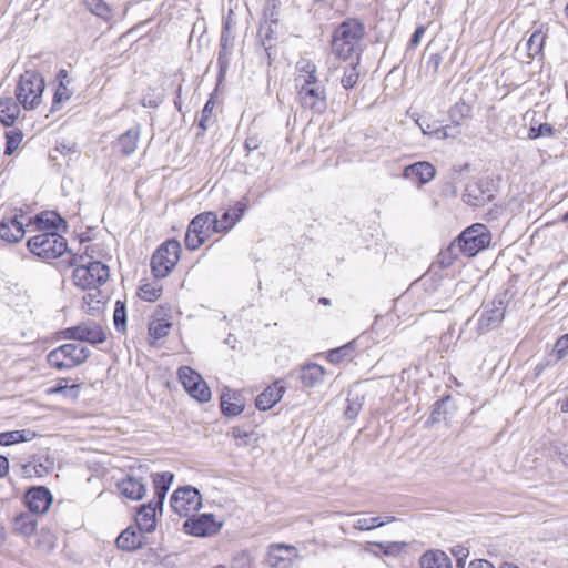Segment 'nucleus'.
<instances>
[{"label": "nucleus", "mask_w": 568, "mask_h": 568, "mask_svg": "<svg viewBox=\"0 0 568 568\" xmlns=\"http://www.w3.org/2000/svg\"><path fill=\"white\" fill-rule=\"evenodd\" d=\"M349 353V347L348 345H345V346H342V347H338V348H335V349H332L329 353H328V356H327V359L333 363V364H337L339 363L345 356H347Z\"/></svg>", "instance_id": "6e6d98bb"}, {"label": "nucleus", "mask_w": 568, "mask_h": 568, "mask_svg": "<svg viewBox=\"0 0 568 568\" xmlns=\"http://www.w3.org/2000/svg\"><path fill=\"white\" fill-rule=\"evenodd\" d=\"M554 354L557 359H562L568 354V333L557 339L554 346Z\"/></svg>", "instance_id": "3c124183"}, {"label": "nucleus", "mask_w": 568, "mask_h": 568, "mask_svg": "<svg viewBox=\"0 0 568 568\" xmlns=\"http://www.w3.org/2000/svg\"><path fill=\"white\" fill-rule=\"evenodd\" d=\"M231 436L234 438L237 447L248 446L257 440V434L254 430H246L239 426L232 427Z\"/></svg>", "instance_id": "72a5a7b5"}, {"label": "nucleus", "mask_w": 568, "mask_h": 568, "mask_svg": "<svg viewBox=\"0 0 568 568\" xmlns=\"http://www.w3.org/2000/svg\"><path fill=\"white\" fill-rule=\"evenodd\" d=\"M369 545L377 546L387 556H392V555L399 552L406 546L405 542H399V541L371 542Z\"/></svg>", "instance_id": "8fccbe9b"}, {"label": "nucleus", "mask_w": 568, "mask_h": 568, "mask_svg": "<svg viewBox=\"0 0 568 568\" xmlns=\"http://www.w3.org/2000/svg\"><path fill=\"white\" fill-rule=\"evenodd\" d=\"M298 101L303 108L316 112L326 109V92L324 87L317 84H301L298 89Z\"/></svg>", "instance_id": "4468645a"}, {"label": "nucleus", "mask_w": 568, "mask_h": 568, "mask_svg": "<svg viewBox=\"0 0 568 568\" xmlns=\"http://www.w3.org/2000/svg\"><path fill=\"white\" fill-rule=\"evenodd\" d=\"M7 142L4 153L12 154L22 141L21 131H9L6 133Z\"/></svg>", "instance_id": "49530a36"}, {"label": "nucleus", "mask_w": 568, "mask_h": 568, "mask_svg": "<svg viewBox=\"0 0 568 568\" xmlns=\"http://www.w3.org/2000/svg\"><path fill=\"white\" fill-rule=\"evenodd\" d=\"M300 558L296 547L286 544H272L267 548L266 565L270 568H290Z\"/></svg>", "instance_id": "9b49d317"}, {"label": "nucleus", "mask_w": 568, "mask_h": 568, "mask_svg": "<svg viewBox=\"0 0 568 568\" xmlns=\"http://www.w3.org/2000/svg\"><path fill=\"white\" fill-rule=\"evenodd\" d=\"M296 69L300 72V78L303 79L302 84H317V67L312 60L306 58L300 59L296 63Z\"/></svg>", "instance_id": "c85d7f7f"}, {"label": "nucleus", "mask_w": 568, "mask_h": 568, "mask_svg": "<svg viewBox=\"0 0 568 568\" xmlns=\"http://www.w3.org/2000/svg\"><path fill=\"white\" fill-rule=\"evenodd\" d=\"M179 378L186 392H189L192 387H195L196 383L203 381L202 376L189 366L179 368Z\"/></svg>", "instance_id": "f704fd0d"}, {"label": "nucleus", "mask_w": 568, "mask_h": 568, "mask_svg": "<svg viewBox=\"0 0 568 568\" xmlns=\"http://www.w3.org/2000/svg\"><path fill=\"white\" fill-rule=\"evenodd\" d=\"M9 471V460L7 457L0 455V478L4 477Z\"/></svg>", "instance_id": "e2e57ef3"}, {"label": "nucleus", "mask_w": 568, "mask_h": 568, "mask_svg": "<svg viewBox=\"0 0 568 568\" xmlns=\"http://www.w3.org/2000/svg\"><path fill=\"white\" fill-rule=\"evenodd\" d=\"M47 394L48 395L62 394L65 397L75 399V398H78V396L80 394V385H78V384L68 385L67 379H60L55 386L47 389Z\"/></svg>", "instance_id": "473e14b6"}, {"label": "nucleus", "mask_w": 568, "mask_h": 568, "mask_svg": "<svg viewBox=\"0 0 568 568\" xmlns=\"http://www.w3.org/2000/svg\"><path fill=\"white\" fill-rule=\"evenodd\" d=\"M325 371L315 363L303 366L300 371V379L305 387L313 388L324 382Z\"/></svg>", "instance_id": "b1692460"}, {"label": "nucleus", "mask_w": 568, "mask_h": 568, "mask_svg": "<svg viewBox=\"0 0 568 568\" xmlns=\"http://www.w3.org/2000/svg\"><path fill=\"white\" fill-rule=\"evenodd\" d=\"M185 245L189 250H197L205 241L199 236L196 233L191 232V229L187 227V232L185 234Z\"/></svg>", "instance_id": "5fc2aeb1"}, {"label": "nucleus", "mask_w": 568, "mask_h": 568, "mask_svg": "<svg viewBox=\"0 0 568 568\" xmlns=\"http://www.w3.org/2000/svg\"><path fill=\"white\" fill-rule=\"evenodd\" d=\"M383 526H384V523H382L381 517L358 518L354 523V528L357 530H362V531L372 530V529L379 528Z\"/></svg>", "instance_id": "c03bdc74"}, {"label": "nucleus", "mask_w": 568, "mask_h": 568, "mask_svg": "<svg viewBox=\"0 0 568 568\" xmlns=\"http://www.w3.org/2000/svg\"><path fill=\"white\" fill-rule=\"evenodd\" d=\"M468 568H495L489 561L484 559L474 560Z\"/></svg>", "instance_id": "052dcab7"}, {"label": "nucleus", "mask_w": 568, "mask_h": 568, "mask_svg": "<svg viewBox=\"0 0 568 568\" xmlns=\"http://www.w3.org/2000/svg\"><path fill=\"white\" fill-rule=\"evenodd\" d=\"M365 37V24L355 18L344 20L334 30L331 48L333 54L343 61L352 58H361V42Z\"/></svg>", "instance_id": "f257e3e1"}, {"label": "nucleus", "mask_w": 568, "mask_h": 568, "mask_svg": "<svg viewBox=\"0 0 568 568\" xmlns=\"http://www.w3.org/2000/svg\"><path fill=\"white\" fill-rule=\"evenodd\" d=\"M14 528L23 536H30L37 528V521L30 514H21L16 517Z\"/></svg>", "instance_id": "2f4dec72"}, {"label": "nucleus", "mask_w": 568, "mask_h": 568, "mask_svg": "<svg viewBox=\"0 0 568 568\" xmlns=\"http://www.w3.org/2000/svg\"><path fill=\"white\" fill-rule=\"evenodd\" d=\"M187 393L201 403H206L211 399V390L204 379L196 383L195 387H192Z\"/></svg>", "instance_id": "37998d69"}, {"label": "nucleus", "mask_w": 568, "mask_h": 568, "mask_svg": "<svg viewBox=\"0 0 568 568\" xmlns=\"http://www.w3.org/2000/svg\"><path fill=\"white\" fill-rule=\"evenodd\" d=\"M257 146H258L257 143L253 139H247L245 141V149L247 152H251V151L257 149Z\"/></svg>", "instance_id": "338daca9"}, {"label": "nucleus", "mask_w": 568, "mask_h": 568, "mask_svg": "<svg viewBox=\"0 0 568 568\" xmlns=\"http://www.w3.org/2000/svg\"><path fill=\"white\" fill-rule=\"evenodd\" d=\"M173 478L174 476L170 471L156 474L153 477L154 499L151 500L149 504L142 505L140 507V510L138 511L135 517L138 530L143 532H152L155 530L156 509L159 508L160 510H162L166 493L170 488Z\"/></svg>", "instance_id": "f03ea898"}, {"label": "nucleus", "mask_w": 568, "mask_h": 568, "mask_svg": "<svg viewBox=\"0 0 568 568\" xmlns=\"http://www.w3.org/2000/svg\"><path fill=\"white\" fill-rule=\"evenodd\" d=\"M51 503L52 495L45 487H36L26 494V504L34 514H44Z\"/></svg>", "instance_id": "6ab92c4d"}, {"label": "nucleus", "mask_w": 568, "mask_h": 568, "mask_svg": "<svg viewBox=\"0 0 568 568\" xmlns=\"http://www.w3.org/2000/svg\"><path fill=\"white\" fill-rule=\"evenodd\" d=\"M284 393L282 381H276L256 397L255 405L260 410L271 409L282 399Z\"/></svg>", "instance_id": "aec40b11"}, {"label": "nucleus", "mask_w": 568, "mask_h": 568, "mask_svg": "<svg viewBox=\"0 0 568 568\" xmlns=\"http://www.w3.org/2000/svg\"><path fill=\"white\" fill-rule=\"evenodd\" d=\"M27 246L41 260H54L67 250V240L54 231L43 232L29 239Z\"/></svg>", "instance_id": "20e7f679"}, {"label": "nucleus", "mask_w": 568, "mask_h": 568, "mask_svg": "<svg viewBox=\"0 0 568 568\" xmlns=\"http://www.w3.org/2000/svg\"><path fill=\"white\" fill-rule=\"evenodd\" d=\"M57 222L60 223L62 220L54 214H51V217H44L43 215L37 216L38 229L44 232H57L59 229Z\"/></svg>", "instance_id": "a18cd8bd"}, {"label": "nucleus", "mask_w": 568, "mask_h": 568, "mask_svg": "<svg viewBox=\"0 0 568 568\" xmlns=\"http://www.w3.org/2000/svg\"><path fill=\"white\" fill-rule=\"evenodd\" d=\"M351 63L344 68L343 77L341 78V84L345 90L353 89L359 79V62L361 58L349 59Z\"/></svg>", "instance_id": "c756f323"}, {"label": "nucleus", "mask_w": 568, "mask_h": 568, "mask_svg": "<svg viewBox=\"0 0 568 568\" xmlns=\"http://www.w3.org/2000/svg\"><path fill=\"white\" fill-rule=\"evenodd\" d=\"M490 243V234L484 224H474L458 236V247L467 256H475Z\"/></svg>", "instance_id": "6e6552de"}, {"label": "nucleus", "mask_w": 568, "mask_h": 568, "mask_svg": "<svg viewBox=\"0 0 568 568\" xmlns=\"http://www.w3.org/2000/svg\"><path fill=\"white\" fill-rule=\"evenodd\" d=\"M181 245L175 240H169L160 245L151 258V268L155 277L168 276L180 260Z\"/></svg>", "instance_id": "423d86ee"}, {"label": "nucleus", "mask_w": 568, "mask_h": 568, "mask_svg": "<svg viewBox=\"0 0 568 568\" xmlns=\"http://www.w3.org/2000/svg\"><path fill=\"white\" fill-rule=\"evenodd\" d=\"M221 409L222 413L226 416H237L243 412L244 406L242 404L232 402L231 396L224 394L221 396Z\"/></svg>", "instance_id": "79ce46f5"}, {"label": "nucleus", "mask_w": 568, "mask_h": 568, "mask_svg": "<svg viewBox=\"0 0 568 568\" xmlns=\"http://www.w3.org/2000/svg\"><path fill=\"white\" fill-rule=\"evenodd\" d=\"M83 3L93 14L104 20L111 18V10L103 0H83Z\"/></svg>", "instance_id": "58836bf2"}, {"label": "nucleus", "mask_w": 568, "mask_h": 568, "mask_svg": "<svg viewBox=\"0 0 568 568\" xmlns=\"http://www.w3.org/2000/svg\"><path fill=\"white\" fill-rule=\"evenodd\" d=\"M120 494L131 500H140L146 494V485L134 476H126L118 483Z\"/></svg>", "instance_id": "412c9836"}, {"label": "nucleus", "mask_w": 568, "mask_h": 568, "mask_svg": "<svg viewBox=\"0 0 568 568\" xmlns=\"http://www.w3.org/2000/svg\"><path fill=\"white\" fill-rule=\"evenodd\" d=\"M189 227L191 232L196 233L206 241L212 233H217V215L215 212L201 213L191 221Z\"/></svg>", "instance_id": "a211bd4d"}, {"label": "nucleus", "mask_w": 568, "mask_h": 568, "mask_svg": "<svg viewBox=\"0 0 568 568\" xmlns=\"http://www.w3.org/2000/svg\"><path fill=\"white\" fill-rule=\"evenodd\" d=\"M59 85L53 97L52 109L58 110L60 105L72 97V91L68 88L70 80L67 70H60L58 73Z\"/></svg>", "instance_id": "cd10ccee"}, {"label": "nucleus", "mask_w": 568, "mask_h": 568, "mask_svg": "<svg viewBox=\"0 0 568 568\" xmlns=\"http://www.w3.org/2000/svg\"><path fill=\"white\" fill-rule=\"evenodd\" d=\"M470 114L471 108L469 104L465 102L456 103L450 110V118L457 122H459V120L462 119L470 118Z\"/></svg>", "instance_id": "de8ad7c7"}, {"label": "nucleus", "mask_w": 568, "mask_h": 568, "mask_svg": "<svg viewBox=\"0 0 568 568\" xmlns=\"http://www.w3.org/2000/svg\"><path fill=\"white\" fill-rule=\"evenodd\" d=\"M357 413H358V408L357 407L348 405V407H347V409L345 412V415L348 418H354V417H356Z\"/></svg>", "instance_id": "69168bd1"}, {"label": "nucleus", "mask_w": 568, "mask_h": 568, "mask_svg": "<svg viewBox=\"0 0 568 568\" xmlns=\"http://www.w3.org/2000/svg\"><path fill=\"white\" fill-rule=\"evenodd\" d=\"M24 215H14L11 217H4L0 222V237L10 243H17L23 239L26 234L24 230Z\"/></svg>", "instance_id": "f3484780"}, {"label": "nucleus", "mask_w": 568, "mask_h": 568, "mask_svg": "<svg viewBox=\"0 0 568 568\" xmlns=\"http://www.w3.org/2000/svg\"><path fill=\"white\" fill-rule=\"evenodd\" d=\"M89 356L90 351L88 347L82 346L81 344L70 343L52 349L48 354L47 361L50 366L62 371L81 365Z\"/></svg>", "instance_id": "39448f33"}, {"label": "nucleus", "mask_w": 568, "mask_h": 568, "mask_svg": "<svg viewBox=\"0 0 568 568\" xmlns=\"http://www.w3.org/2000/svg\"><path fill=\"white\" fill-rule=\"evenodd\" d=\"M64 338L88 342L90 344H100L106 339V334L102 326L93 321L82 322L77 326L63 331Z\"/></svg>", "instance_id": "9d476101"}, {"label": "nucleus", "mask_w": 568, "mask_h": 568, "mask_svg": "<svg viewBox=\"0 0 568 568\" xmlns=\"http://www.w3.org/2000/svg\"><path fill=\"white\" fill-rule=\"evenodd\" d=\"M170 504L179 516L189 517L201 508L202 497L194 487H180L172 494Z\"/></svg>", "instance_id": "1a4fd4ad"}, {"label": "nucleus", "mask_w": 568, "mask_h": 568, "mask_svg": "<svg viewBox=\"0 0 568 568\" xmlns=\"http://www.w3.org/2000/svg\"><path fill=\"white\" fill-rule=\"evenodd\" d=\"M20 105L12 98L0 99V123L6 126L13 125L20 115Z\"/></svg>", "instance_id": "393cba45"}, {"label": "nucleus", "mask_w": 568, "mask_h": 568, "mask_svg": "<svg viewBox=\"0 0 568 568\" xmlns=\"http://www.w3.org/2000/svg\"><path fill=\"white\" fill-rule=\"evenodd\" d=\"M436 175L435 168L429 162H416L404 169V176L416 179L420 184L430 182Z\"/></svg>", "instance_id": "4be33fe9"}, {"label": "nucleus", "mask_w": 568, "mask_h": 568, "mask_svg": "<svg viewBox=\"0 0 568 568\" xmlns=\"http://www.w3.org/2000/svg\"><path fill=\"white\" fill-rule=\"evenodd\" d=\"M44 89L43 77L34 70H27L16 87V99L24 110H34L42 101Z\"/></svg>", "instance_id": "7ed1b4c3"}, {"label": "nucleus", "mask_w": 568, "mask_h": 568, "mask_svg": "<svg viewBox=\"0 0 568 568\" xmlns=\"http://www.w3.org/2000/svg\"><path fill=\"white\" fill-rule=\"evenodd\" d=\"M231 57V50L229 48L221 49L217 57V63L220 67L221 73L225 72L229 68Z\"/></svg>", "instance_id": "13d9d810"}, {"label": "nucleus", "mask_w": 568, "mask_h": 568, "mask_svg": "<svg viewBox=\"0 0 568 568\" xmlns=\"http://www.w3.org/2000/svg\"><path fill=\"white\" fill-rule=\"evenodd\" d=\"M453 555L456 557V558H460V559H467L468 558V555H469V551L464 548V547H460V546H457L455 547L453 550H452Z\"/></svg>", "instance_id": "680f3d73"}, {"label": "nucleus", "mask_w": 568, "mask_h": 568, "mask_svg": "<svg viewBox=\"0 0 568 568\" xmlns=\"http://www.w3.org/2000/svg\"><path fill=\"white\" fill-rule=\"evenodd\" d=\"M110 276L109 267L101 262H90L88 265L77 266L72 278L77 286L83 290L98 288Z\"/></svg>", "instance_id": "0eeeda50"}, {"label": "nucleus", "mask_w": 568, "mask_h": 568, "mask_svg": "<svg viewBox=\"0 0 568 568\" xmlns=\"http://www.w3.org/2000/svg\"><path fill=\"white\" fill-rule=\"evenodd\" d=\"M34 436L36 434L30 429L0 433V445L9 446L22 442H28L34 438Z\"/></svg>", "instance_id": "7c9ffc66"}, {"label": "nucleus", "mask_w": 568, "mask_h": 568, "mask_svg": "<svg viewBox=\"0 0 568 568\" xmlns=\"http://www.w3.org/2000/svg\"><path fill=\"white\" fill-rule=\"evenodd\" d=\"M395 520H396V518H395L394 516H385V517L382 519V523H384V526H385L386 524L393 523V521H395Z\"/></svg>", "instance_id": "774afa93"}, {"label": "nucleus", "mask_w": 568, "mask_h": 568, "mask_svg": "<svg viewBox=\"0 0 568 568\" xmlns=\"http://www.w3.org/2000/svg\"><path fill=\"white\" fill-rule=\"evenodd\" d=\"M214 106L215 102L213 98L209 99L201 112V118L199 120V126L202 129V131H206L209 129Z\"/></svg>", "instance_id": "09e8293b"}, {"label": "nucleus", "mask_w": 568, "mask_h": 568, "mask_svg": "<svg viewBox=\"0 0 568 568\" xmlns=\"http://www.w3.org/2000/svg\"><path fill=\"white\" fill-rule=\"evenodd\" d=\"M505 316V303L503 297H495L484 310L478 318L477 329L480 334L499 326Z\"/></svg>", "instance_id": "ddd939ff"}, {"label": "nucleus", "mask_w": 568, "mask_h": 568, "mask_svg": "<svg viewBox=\"0 0 568 568\" xmlns=\"http://www.w3.org/2000/svg\"><path fill=\"white\" fill-rule=\"evenodd\" d=\"M171 326L172 323L166 320L151 322L149 325V335L150 338L153 339L151 343L153 344L155 341L165 337L169 334Z\"/></svg>", "instance_id": "c9c22d12"}, {"label": "nucleus", "mask_w": 568, "mask_h": 568, "mask_svg": "<svg viewBox=\"0 0 568 568\" xmlns=\"http://www.w3.org/2000/svg\"><path fill=\"white\" fill-rule=\"evenodd\" d=\"M162 103V98L159 94H145L141 99V105L143 108L155 109Z\"/></svg>", "instance_id": "4d7b16f0"}, {"label": "nucleus", "mask_w": 568, "mask_h": 568, "mask_svg": "<svg viewBox=\"0 0 568 568\" xmlns=\"http://www.w3.org/2000/svg\"><path fill=\"white\" fill-rule=\"evenodd\" d=\"M425 30H426V28L424 26H418L415 29V31H414V33H413V36L410 38V45L412 47H416L420 42V38L425 33Z\"/></svg>", "instance_id": "bf43d9fd"}, {"label": "nucleus", "mask_w": 568, "mask_h": 568, "mask_svg": "<svg viewBox=\"0 0 568 568\" xmlns=\"http://www.w3.org/2000/svg\"><path fill=\"white\" fill-rule=\"evenodd\" d=\"M420 568H452L449 557L440 550L426 551L419 559Z\"/></svg>", "instance_id": "a878e982"}, {"label": "nucleus", "mask_w": 568, "mask_h": 568, "mask_svg": "<svg viewBox=\"0 0 568 568\" xmlns=\"http://www.w3.org/2000/svg\"><path fill=\"white\" fill-rule=\"evenodd\" d=\"M546 36L540 31L536 30L527 41L528 55L535 58L541 53L545 44Z\"/></svg>", "instance_id": "e433bc0d"}, {"label": "nucleus", "mask_w": 568, "mask_h": 568, "mask_svg": "<svg viewBox=\"0 0 568 568\" xmlns=\"http://www.w3.org/2000/svg\"><path fill=\"white\" fill-rule=\"evenodd\" d=\"M142 532L143 531L138 530V527H128L116 538L118 548L125 551H132L142 547L144 544V536Z\"/></svg>", "instance_id": "5701e85b"}, {"label": "nucleus", "mask_w": 568, "mask_h": 568, "mask_svg": "<svg viewBox=\"0 0 568 568\" xmlns=\"http://www.w3.org/2000/svg\"><path fill=\"white\" fill-rule=\"evenodd\" d=\"M162 293V286L158 283H145L139 288V296L148 302L156 301Z\"/></svg>", "instance_id": "ea45409f"}, {"label": "nucleus", "mask_w": 568, "mask_h": 568, "mask_svg": "<svg viewBox=\"0 0 568 568\" xmlns=\"http://www.w3.org/2000/svg\"><path fill=\"white\" fill-rule=\"evenodd\" d=\"M554 131L555 130L550 124L544 123L540 124L538 128L531 126L529 129V138L537 139L540 136H551L554 134Z\"/></svg>", "instance_id": "864d4df0"}, {"label": "nucleus", "mask_w": 568, "mask_h": 568, "mask_svg": "<svg viewBox=\"0 0 568 568\" xmlns=\"http://www.w3.org/2000/svg\"><path fill=\"white\" fill-rule=\"evenodd\" d=\"M139 136L140 130L138 128L129 129L118 139L116 149L124 156L131 155L138 148Z\"/></svg>", "instance_id": "bb28decb"}, {"label": "nucleus", "mask_w": 568, "mask_h": 568, "mask_svg": "<svg viewBox=\"0 0 568 568\" xmlns=\"http://www.w3.org/2000/svg\"><path fill=\"white\" fill-rule=\"evenodd\" d=\"M248 197L245 195L240 201H237L234 206L225 211L221 219L217 217V233H226L232 230L244 216L246 210L248 209Z\"/></svg>", "instance_id": "dca6fc26"}, {"label": "nucleus", "mask_w": 568, "mask_h": 568, "mask_svg": "<svg viewBox=\"0 0 568 568\" xmlns=\"http://www.w3.org/2000/svg\"><path fill=\"white\" fill-rule=\"evenodd\" d=\"M113 322L118 332L124 333L126 331V307L122 301H116L115 303Z\"/></svg>", "instance_id": "a19ab883"}, {"label": "nucleus", "mask_w": 568, "mask_h": 568, "mask_svg": "<svg viewBox=\"0 0 568 568\" xmlns=\"http://www.w3.org/2000/svg\"><path fill=\"white\" fill-rule=\"evenodd\" d=\"M184 529L193 536L205 537L219 532L221 524L214 519L213 515L203 514L195 519L186 520L184 523Z\"/></svg>", "instance_id": "2eb2a0df"}, {"label": "nucleus", "mask_w": 568, "mask_h": 568, "mask_svg": "<svg viewBox=\"0 0 568 568\" xmlns=\"http://www.w3.org/2000/svg\"><path fill=\"white\" fill-rule=\"evenodd\" d=\"M181 98H182V87L179 85L178 90H176V99L174 100V105L175 108L181 111V105H182V101H181Z\"/></svg>", "instance_id": "0e129e2a"}, {"label": "nucleus", "mask_w": 568, "mask_h": 568, "mask_svg": "<svg viewBox=\"0 0 568 568\" xmlns=\"http://www.w3.org/2000/svg\"><path fill=\"white\" fill-rule=\"evenodd\" d=\"M494 185L487 180L471 181L466 185L463 199L470 206H484L494 199Z\"/></svg>", "instance_id": "f8f14e48"}, {"label": "nucleus", "mask_w": 568, "mask_h": 568, "mask_svg": "<svg viewBox=\"0 0 568 568\" xmlns=\"http://www.w3.org/2000/svg\"><path fill=\"white\" fill-rule=\"evenodd\" d=\"M93 290H94L93 292L87 293L82 300H83V303L87 304L88 306H90L91 308L100 311V308H101L100 297H102V294L99 290H97V288H93Z\"/></svg>", "instance_id": "603ef678"}, {"label": "nucleus", "mask_w": 568, "mask_h": 568, "mask_svg": "<svg viewBox=\"0 0 568 568\" xmlns=\"http://www.w3.org/2000/svg\"><path fill=\"white\" fill-rule=\"evenodd\" d=\"M460 124L453 120V124L436 128L432 131L433 136L438 140L455 139L460 134Z\"/></svg>", "instance_id": "4c0bfd02"}]
</instances>
